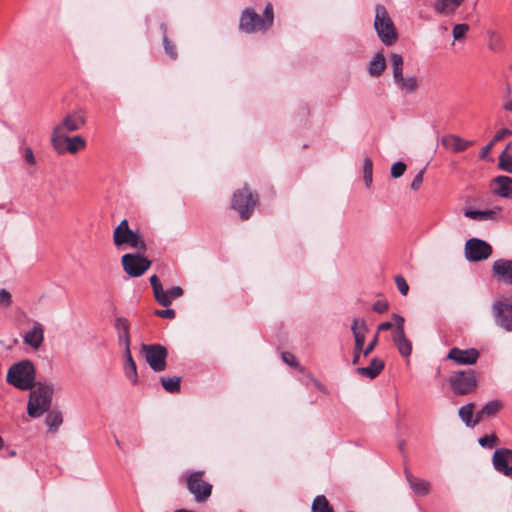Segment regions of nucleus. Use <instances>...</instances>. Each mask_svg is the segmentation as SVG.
<instances>
[{
  "mask_svg": "<svg viewBox=\"0 0 512 512\" xmlns=\"http://www.w3.org/2000/svg\"><path fill=\"white\" fill-rule=\"evenodd\" d=\"M86 123L85 113L81 109H76L68 113L63 120L57 124L51 135V143L58 154L64 153L63 137L70 132L80 130Z\"/></svg>",
  "mask_w": 512,
  "mask_h": 512,
  "instance_id": "1",
  "label": "nucleus"
},
{
  "mask_svg": "<svg viewBox=\"0 0 512 512\" xmlns=\"http://www.w3.org/2000/svg\"><path fill=\"white\" fill-rule=\"evenodd\" d=\"M36 370L33 363L23 360L13 364L7 372L6 381L15 388L26 391L32 389L35 384Z\"/></svg>",
  "mask_w": 512,
  "mask_h": 512,
  "instance_id": "2",
  "label": "nucleus"
},
{
  "mask_svg": "<svg viewBox=\"0 0 512 512\" xmlns=\"http://www.w3.org/2000/svg\"><path fill=\"white\" fill-rule=\"evenodd\" d=\"M30 390L31 392L27 403V413L32 418H38L47 412L51 406L53 386L37 383Z\"/></svg>",
  "mask_w": 512,
  "mask_h": 512,
  "instance_id": "3",
  "label": "nucleus"
},
{
  "mask_svg": "<svg viewBox=\"0 0 512 512\" xmlns=\"http://www.w3.org/2000/svg\"><path fill=\"white\" fill-rule=\"evenodd\" d=\"M273 19V7L270 3L266 5L263 16L247 8L242 12L239 27L246 33L265 31L272 26Z\"/></svg>",
  "mask_w": 512,
  "mask_h": 512,
  "instance_id": "4",
  "label": "nucleus"
},
{
  "mask_svg": "<svg viewBox=\"0 0 512 512\" xmlns=\"http://www.w3.org/2000/svg\"><path fill=\"white\" fill-rule=\"evenodd\" d=\"M113 243L118 249H136L145 252L147 249L143 237L130 229L129 223L123 219L113 231Z\"/></svg>",
  "mask_w": 512,
  "mask_h": 512,
  "instance_id": "5",
  "label": "nucleus"
},
{
  "mask_svg": "<svg viewBox=\"0 0 512 512\" xmlns=\"http://www.w3.org/2000/svg\"><path fill=\"white\" fill-rule=\"evenodd\" d=\"M374 28L384 45L391 46L397 42L398 34L396 27L386 8L382 5L376 6Z\"/></svg>",
  "mask_w": 512,
  "mask_h": 512,
  "instance_id": "6",
  "label": "nucleus"
},
{
  "mask_svg": "<svg viewBox=\"0 0 512 512\" xmlns=\"http://www.w3.org/2000/svg\"><path fill=\"white\" fill-rule=\"evenodd\" d=\"M448 382L457 395H466L473 392L478 384L476 373L473 370L458 371L449 378Z\"/></svg>",
  "mask_w": 512,
  "mask_h": 512,
  "instance_id": "7",
  "label": "nucleus"
},
{
  "mask_svg": "<svg viewBox=\"0 0 512 512\" xmlns=\"http://www.w3.org/2000/svg\"><path fill=\"white\" fill-rule=\"evenodd\" d=\"M146 362L155 372H161L166 369L167 349L160 344H143L141 347Z\"/></svg>",
  "mask_w": 512,
  "mask_h": 512,
  "instance_id": "8",
  "label": "nucleus"
},
{
  "mask_svg": "<svg viewBox=\"0 0 512 512\" xmlns=\"http://www.w3.org/2000/svg\"><path fill=\"white\" fill-rule=\"evenodd\" d=\"M257 204V196L246 187L236 191L232 199V207L237 210L242 220H247Z\"/></svg>",
  "mask_w": 512,
  "mask_h": 512,
  "instance_id": "9",
  "label": "nucleus"
},
{
  "mask_svg": "<svg viewBox=\"0 0 512 512\" xmlns=\"http://www.w3.org/2000/svg\"><path fill=\"white\" fill-rule=\"evenodd\" d=\"M204 472L196 471L187 476V487L197 502H205L212 493V485L203 479Z\"/></svg>",
  "mask_w": 512,
  "mask_h": 512,
  "instance_id": "10",
  "label": "nucleus"
},
{
  "mask_svg": "<svg viewBox=\"0 0 512 512\" xmlns=\"http://www.w3.org/2000/svg\"><path fill=\"white\" fill-rule=\"evenodd\" d=\"M121 264L130 277H139L150 268L151 261L139 254L127 253L122 256Z\"/></svg>",
  "mask_w": 512,
  "mask_h": 512,
  "instance_id": "11",
  "label": "nucleus"
},
{
  "mask_svg": "<svg viewBox=\"0 0 512 512\" xmlns=\"http://www.w3.org/2000/svg\"><path fill=\"white\" fill-rule=\"evenodd\" d=\"M492 254V247L484 240L471 238L465 244V256L471 262L485 260Z\"/></svg>",
  "mask_w": 512,
  "mask_h": 512,
  "instance_id": "12",
  "label": "nucleus"
},
{
  "mask_svg": "<svg viewBox=\"0 0 512 512\" xmlns=\"http://www.w3.org/2000/svg\"><path fill=\"white\" fill-rule=\"evenodd\" d=\"M495 322L504 330L512 331V301L497 300L492 305Z\"/></svg>",
  "mask_w": 512,
  "mask_h": 512,
  "instance_id": "13",
  "label": "nucleus"
},
{
  "mask_svg": "<svg viewBox=\"0 0 512 512\" xmlns=\"http://www.w3.org/2000/svg\"><path fill=\"white\" fill-rule=\"evenodd\" d=\"M493 465L495 469L502 473L504 476L512 479V450L511 449H497L493 454Z\"/></svg>",
  "mask_w": 512,
  "mask_h": 512,
  "instance_id": "14",
  "label": "nucleus"
},
{
  "mask_svg": "<svg viewBox=\"0 0 512 512\" xmlns=\"http://www.w3.org/2000/svg\"><path fill=\"white\" fill-rule=\"evenodd\" d=\"M480 353L475 348L459 349L451 348L447 359L453 361L457 365H473L479 359Z\"/></svg>",
  "mask_w": 512,
  "mask_h": 512,
  "instance_id": "15",
  "label": "nucleus"
},
{
  "mask_svg": "<svg viewBox=\"0 0 512 512\" xmlns=\"http://www.w3.org/2000/svg\"><path fill=\"white\" fill-rule=\"evenodd\" d=\"M491 190L494 194L507 199H512V178L498 176L492 180Z\"/></svg>",
  "mask_w": 512,
  "mask_h": 512,
  "instance_id": "16",
  "label": "nucleus"
},
{
  "mask_svg": "<svg viewBox=\"0 0 512 512\" xmlns=\"http://www.w3.org/2000/svg\"><path fill=\"white\" fill-rule=\"evenodd\" d=\"M441 144L446 149H448L454 153H459V152H463L466 149H468V147L473 145L474 142L465 140V139H463L457 135H454V134H449V135H445L441 138Z\"/></svg>",
  "mask_w": 512,
  "mask_h": 512,
  "instance_id": "17",
  "label": "nucleus"
},
{
  "mask_svg": "<svg viewBox=\"0 0 512 512\" xmlns=\"http://www.w3.org/2000/svg\"><path fill=\"white\" fill-rule=\"evenodd\" d=\"M405 477L413 493L417 496H427L431 491V483L412 475L409 470H405Z\"/></svg>",
  "mask_w": 512,
  "mask_h": 512,
  "instance_id": "18",
  "label": "nucleus"
},
{
  "mask_svg": "<svg viewBox=\"0 0 512 512\" xmlns=\"http://www.w3.org/2000/svg\"><path fill=\"white\" fill-rule=\"evenodd\" d=\"M493 274L500 280L512 285V260L499 259L493 263Z\"/></svg>",
  "mask_w": 512,
  "mask_h": 512,
  "instance_id": "19",
  "label": "nucleus"
},
{
  "mask_svg": "<svg viewBox=\"0 0 512 512\" xmlns=\"http://www.w3.org/2000/svg\"><path fill=\"white\" fill-rule=\"evenodd\" d=\"M463 2L464 0H434L433 10L439 15L452 16Z\"/></svg>",
  "mask_w": 512,
  "mask_h": 512,
  "instance_id": "20",
  "label": "nucleus"
},
{
  "mask_svg": "<svg viewBox=\"0 0 512 512\" xmlns=\"http://www.w3.org/2000/svg\"><path fill=\"white\" fill-rule=\"evenodd\" d=\"M44 341V329L39 322H34L32 328L24 335V343L34 349L41 347Z\"/></svg>",
  "mask_w": 512,
  "mask_h": 512,
  "instance_id": "21",
  "label": "nucleus"
},
{
  "mask_svg": "<svg viewBox=\"0 0 512 512\" xmlns=\"http://www.w3.org/2000/svg\"><path fill=\"white\" fill-rule=\"evenodd\" d=\"M351 330L355 339V350L363 351L366 333L368 332V327L365 321L358 318L354 319Z\"/></svg>",
  "mask_w": 512,
  "mask_h": 512,
  "instance_id": "22",
  "label": "nucleus"
},
{
  "mask_svg": "<svg viewBox=\"0 0 512 512\" xmlns=\"http://www.w3.org/2000/svg\"><path fill=\"white\" fill-rule=\"evenodd\" d=\"M500 211V207H495L493 209L487 210H466L464 212V215L467 218L477 221L497 220L499 218Z\"/></svg>",
  "mask_w": 512,
  "mask_h": 512,
  "instance_id": "23",
  "label": "nucleus"
},
{
  "mask_svg": "<svg viewBox=\"0 0 512 512\" xmlns=\"http://www.w3.org/2000/svg\"><path fill=\"white\" fill-rule=\"evenodd\" d=\"M503 408V402L500 400H492L487 402L480 411L475 415V422H481L486 417L495 416Z\"/></svg>",
  "mask_w": 512,
  "mask_h": 512,
  "instance_id": "24",
  "label": "nucleus"
},
{
  "mask_svg": "<svg viewBox=\"0 0 512 512\" xmlns=\"http://www.w3.org/2000/svg\"><path fill=\"white\" fill-rule=\"evenodd\" d=\"M384 366L385 364L383 360L379 358H373L369 366L358 368L357 373L369 379H374L382 372Z\"/></svg>",
  "mask_w": 512,
  "mask_h": 512,
  "instance_id": "25",
  "label": "nucleus"
},
{
  "mask_svg": "<svg viewBox=\"0 0 512 512\" xmlns=\"http://www.w3.org/2000/svg\"><path fill=\"white\" fill-rule=\"evenodd\" d=\"M63 146L64 152L67 151L71 154H76L78 151L83 150L86 147V141L80 135H75L73 137L64 135Z\"/></svg>",
  "mask_w": 512,
  "mask_h": 512,
  "instance_id": "26",
  "label": "nucleus"
},
{
  "mask_svg": "<svg viewBox=\"0 0 512 512\" xmlns=\"http://www.w3.org/2000/svg\"><path fill=\"white\" fill-rule=\"evenodd\" d=\"M398 89L406 94H411L416 92L419 87V82L416 76H400L396 80H394Z\"/></svg>",
  "mask_w": 512,
  "mask_h": 512,
  "instance_id": "27",
  "label": "nucleus"
},
{
  "mask_svg": "<svg viewBox=\"0 0 512 512\" xmlns=\"http://www.w3.org/2000/svg\"><path fill=\"white\" fill-rule=\"evenodd\" d=\"M392 340H393L395 346L397 347L399 353L403 357H409L411 355L412 343L406 337L405 332L404 333H393Z\"/></svg>",
  "mask_w": 512,
  "mask_h": 512,
  "instance_id": "28",
  "label": "nucleus"
},
{
  "mask_svg": "<svg viewBox=\"0 0 512 512\" xmlns=\"http://www.w3.org/2000/svg\"><path fill=\"white\" fill-rule=\"evenodd\" d=\"M150 284L153 288L154 296L157 302L162 306H169L171 304V300L163 290V287L156 275H152L150 277Z\"/></svg>",
  "mask_w": 512,
  "mask_h": 512,
  "instance_id": "29",
  "label": "nucleus"
},
{
  "mask_svg": "<svg viewBox=\"0 0 512 512\" xmlns=\"http://www.w3.org/2000/svg\"><path fill=\"white\" fill-rule=\"evenodd\" d=\"M125 376L130 380L133 385L138 383V373L136 363L131 355L130 349L125 350Z\"/></svg>",
  "mask_w": 512,
  "mask_h": 512,
  "instance_id": "30",
  "label": "nucleus"
},
{
  "mask_svg": "<svg viewBox=\"0 0 512 512\" xmlns=\"http://www.w3.org/2000/svg\"><path fill=\"white\" fill-rule=\"evenodd\" d=\"M116 329L118 332V338L121 345L126 349H130V335L129 325L125 318H118L116 320Z\"/></svg>",
  "mask_w": 512,
  "mask_h": 512,
  "instance_id": "31",
  "label": "nucleus"
},
{
  "mask_svg": "<svg viewBox=\"0 0 512 512\" xmlns=\"http://www.w3.org/2000/svg\"><path fill=\"white\" fill-rule=\"evenodd\" d=\"M386 68V59L382 52L375 54L373 59L369 62L368 71L373 77L380 76Z\"/></svg>",
  "mask_w": 512,
  "mask_h": 512,
  "instance_id": "32",
  "label": "nucleus"
},
{
  "mask_svg": "<svg viewBox=\"0 0 512 512\" xmlns=\"http://www.w3.org/2000/svg\"><path fill=\"white\" fill-rule=\"evenodd\" d=\"M473 410V403H468L459 409V417L468 427H474L476 424L479 423L475 422V419H473Z\"/></svg>",
  "mask_w": 512,
  "mask_h": 512,
  "instance_id": "33",
  "label": "nucleus"
},
{
  "mask_svg": "<svg viewBox=\"0 0 512 512\" xmlns=\"http://www.w3.org/2000/svg\"><path fill=\"white\" fill-rule=\"evenodd\" d=\"M390 63L393 74V79L396 80L403 75V57L398 53H392L390 55Z\"/></svg>",
  "mask_w": 512,
  "mask_h": 512,
  "instance_id": "34",
  "label": "nucleus"
},
{
  "mask_svg": "<svg viewBox=\"0 0 512 512\" xmlns=\"http://www.w3.org/2000/svg\"><path fill=\"white\" fill-rule=\"evenodd\" d=\"M311 510L312 512H334L333 507L324 495H318L315 497Z\"/></svg>",
  "mask_w": 512,
  "mask_h": 512,
  "instance_id": "35",
  "label": "nucleus"
},
{
  "mask_svg": "<svg viewBox=\"0 0 512 512\" xmlns=\"http://www.w3.org/2000/svg\"><path fill=\"white\" fill-rule=\"evenodd\" d=\"M181 378L178 376L173 377H161V383L163 388L169 393H176L180 390Z\"/></svg>",
  "mask_w": 512,
  "mask_h": 512,
  "instance_id": "36",
  "label": "nucleus"
},
{
  "mask_svg": "<svg viewBox=\"0 0 512 512\" xmlns=\"http://www.w3.org/2000/svg\"><path fill=\"white\" fill-rule=\"evenodd\" d=\"M363 174L365 185L367 188H369L373 180V164L372 160L368 157L363 161Z\"/></svg>",
  "mask_w": 512,
  "mask_h": 512,
  "instance_id": "37",
  "label": "nucleus"
},
{
  "mask_svg": "<svg viewBox=\"0 0 512 512\" xmlns=\"http://www.w3.org/2000/svg\"><path fill=\"white\" fill-rule=\"evenodd\" d=\"M45 421L50 429H57L62 423V416L58 412H50Z\"/></svg>",
  "mask_w": 512,
  "mask_h": 512,
  "instance_id": "38",
  "label": "nucleus"
},
{
  "mask_svg": "<svg viewBox=\"0 0 512 512\" xmlns=\"http://www.w3.org/2000/svg\"><path fill=\"white\" fill-rule=\"evenodd\" d=\"M499 167L509 173H512V156L504 151L499 157Z\"/></svg>",
  "mask_w": 512,
  "mask_h": 512,
  "instance_id": "39",
  "label": "nucleus"
},
{
  "mask_svg": "<svg viewBox=\"0 0 512 512\" xmlns=\"http://www.w3.org/2000/svg\"><path fill=\"white\" fill-rule=\"evenodd\" d=\"M468 30H469L468 24H464V23L456 24L452 30L454 40H459V39L463 38L466 35V33L468 32Z\"/></svg>",
  "mask_w": 512,
  "mask_h": 512,
  "instance_id": "40",
  "label": "nucleus"
},
{
  "mask_svg": "<svg viewBox=\"0 0 512 512\" xmlns=\"http://www.w3.org/2000/svg\"><path fill=\"white\" fill-rule=\"evenodd\" d=\"M497 441V436L495 434H491L479 438L478 442L482 447L492 448L494 445H496Z\"/></svg>",
  "mask_w": 512,
  "mask_h": 512,
  "instance_id": "41",
  "label": "nucleus"
},
{
  "mask_svg": "<svg viewBox=\"0 0 512 512\" xmlns=\"http://www.w3.org/2000/svg\"><path fill=\"white\" fill-rule=\"evenodd\" d=\"M395 283H396V286H397L399 292L404 296L407 295V293L409 291V286H408L405 278L401 275H397L395 277Z\"/></svg>",
  "mask_w": 512,
  "mask_h": 512,
  "instance_id": "42",
  "label": "nucleus"
},
{
  "mask_svg": "<svg viewBox=\"0 0 512 512\" xmlns=\"http://www.w3.org/2000/svg\"><path fill=\"white\" fill-rule=\"evenodd\" d=\"M406 170V165L403 162H396L391 167V176L394 178H398L404 174Z\"/></svg>",
  "mask_w": 512,
  "mask_h": 512,
  "instance_id": "43",
  "label": "nucleus"
},
{
  "mask_svg": "<svg viewBox=\"0 0 512 512\" xmlns=\"http://www.w3.org/2000/svg\"><path fill=\"white\" fill-rule=\"evenodd\" d=\"M392 319L394 320L395 330L393 333H404V318L401 315L393 314Z\"/></svg>",
  "mask_w": 512,
  "mask_h": 512,
  "instance_id": "44",
  "label": "nucleus"
},
{
  "mask_svg": "<svg viewBox=\"0 0 512 512\" xmlns=\"http://www.w3.org/2000/svg\"><path fill=\"white\" fill-rule=\"evenodd\" d=\"M423 174H424V171L421 170L414 177V179H413V181L411 183V188L413 190H418L420 188V186L422 185V183H423Z\"/></svg>",
  "mask_w": 512,
  "mask_h": 512,
  "instance_id": "45",
  "label": "nucleus"
},
{
  "mask_svg": "<svg viewBox=\"0 0 512 512\" xmlns=\"http://www.w3.org/2000/svg\"><path fill=\"white\" fill-rule=\"evenodd\" d=\"M378 339H379V334L378 332L375 334V336L373 337L372 341L367 345V347L363 350V355L364 356H367L369 355L376 347V345L378 344Z\"/></svg>",
  "mask_w": 512,
  "mask_h": 512,
  "instance_id": "46",
  "label": "nucleus"
},
{
  "mask_svg": "<svg viewBox=\"0 0 512 512\" xmlns=\"http://www.w3.org/2000/svg\"><path fill=\"white\" fill-rule=\"evenodd\" d=\"M24 159L27 163H29L30 165H35L36 163V160H35V157H34V154H33V150L30 148V147H25L24 148Z\"/></svg>",
  "mask_w": 512,
  "mask_h": 512,
  "instance_id": "47",
  "label": "nucleus"
},
{
  "mask_svg": "<svg viewBox=\"0 0 512 512\" xmlns=\"http://www.w3.org/2000/svg\"><path fill=\"white\" fill-rule=\"evenodd\" d=\"M11 303V294L5 290H0V304L4 306H9Z\"/></svg>",
  "mask_w": 512,
  "mask_h": 512,
  "instance_id": "48",
  "label": "nucleus"
},
{
  "mask_svg": "<svg viewBox=\"0 0 512 512\" xmlns=\"http://www.w3.org/2000/svg\"><path fill=\"white\" fill-rule=\"evenodd\" d=\"M163 44H164V49L166 51V53L171 56V57H175L176 56V51H175V47L174 45L167 39V37H164L163 39Z\"/></svg>",
  "mask_w": 512,
  "mask_h": 512,
  "instance_id": "49",
  "label": "nucleus"
},
{
  "mask_svg": "<svg viewBox=\"0 0 512 512\" xmlns=\"http://www.w3.org/2000/svg\"><path fill=\"white\" fill-rule=\"evenodd\" d=\"M167 296H169L170 300L179 298L183 294V290L180 287H173L167 291H165Z\"/></svg>",
  "mask_w": 512,
  "mask_h": 512,
  "instance_id": "50",
  "label": "nucleus"
},
{
  "mask_svg": "<svg viewBox=\"0 0 512 512\" xmlns=\"http://www.w3.org/2000/svg\"><path fill=\"white\" fill-rule=\"evenodd\" d=\"M282 359L285 363H287L290 366L298 365L296 357L292 353H289V352L282 353Z\"/></svg>",
  "mask_w": 512,
  "mask_h": 512,
  "instance_id": "51",
  "label": "nucleus"
},
{
  "mask_svg": "<svg viewBox=\"0 0 512 512\" xmlns=\"http://www.w3.org/2000/svg\"><path fill=\"white\" fill-rule=\"evenodd\" d=\"M156 315L165 319H173L175 317V311L173 309L157 310Z\"/></svg>",
  "mask_w": 512,
  "mask_h": 512,
  "instance_id": "52",
  "label": "nucleus"
},
{
  "mask_svg": "<svg viewBox=\"0 0 512 512\" xmlns=\"http://www.w3.org/2000/svg\"><path fill=\"white\" fill-rule=\"evenodd\" d=\"M512 132L509 130V129H501L499 130L493 137L492 141L494 143L498 142V141H501L502 139H504L506 136L510 135Z\"/></svg>",
  "mask_w": 512,
  "mask_h": 512,
  "instance_id": "53",
  "label": "nucleus"
},
{
  "mask_svg": "<svg viewBox=\"0 0 512 512\" xmlns=\"http://www.w3.org/2000/svg\"><path fill=\"white\" fill-rule=\"evenodd\" d=\"M373 310L378 312V313H384L388 310V303L385 302V301H377L374 305H373Z\"/></svg>",
  "mask_w": 512,
  "mask_h": 512,
  "instance_id": "54",
  "label": "nucleus"
},
{
  "mask_svg": "<svg viewBox=\"0 0 512 512\" xmlns=\"http://www.w3.org/2000/svg\"><path fill=\"white\" fill-rule=\"evenodd\" d=\"M494 144L495 143L491 140V142L489 144H487L485 147H483L482 150H481L480 157L481 158H485L490 153V151L493 148Z\"/></svg>",
  "mask_w": 512,
  "mask_h": 512,
  "instance_id": "55",
  "label": "nucleus"
},
{
  "mask_svg": "<svg viewBox=\"0 0 512 512\" xmlns=\"http://www.w3.org/2000/svg\"><path fill=\"white\" fill-rule=\"evenodd\" d=\"M392 327H393V323H391V322H383V323H381L378 326V331L377 332L379 333L380 331H386V330L391 329Z\"/></svg>",
  "mask_w": 512,
  "mask_h": 512,
  "instance_id": "56",
  "label": "nucleus"
},
{
  "mask_svg": "<svg viewBox=\"0 0 512 512\" xmlns=\"http://www.w3.org/2000/svg\"><path fill=\"white\" fill-rule=\"evenodd\" d=\"M361 353H363V351L354 350V357L352 361L354 365H356L359 362Z\"/></svg>",
  "mask_w": 512,
  "mask_h": 512,
  "instance_id": "57",
  "label": "nucleus"
},
{
  "mask_svg": "<svg viewBox=\"0 0 512 512\" xmlns=\"http://www.w3.org/2000/svg\"><path fill=\"white\" fill-rule=\"evenodd\" d=\"M504 108H505L506 110L512 111V101L507 102V103L504 105Z\"/></svg>",
  "mask_w": 512,
  "mask_h": 512,
  "instance_id": "58",
  "label": "nucleus"
},
{
  "mask_svg": "<svg viewBox=\"0 0 512 512\" xmlns=\"http://www.w3.org/2000/svg\"><path fill=\"white\" fill-rule=\"evenodd\" d=\"M4 445H5V442L2 439V437L0 436V450L4 447Z\"/></svg>",
  "mask_w": 512,
  "mask_h": 512,
  "instance_id": "59",
  "label": "nucleus"
}]
</instances>
